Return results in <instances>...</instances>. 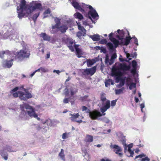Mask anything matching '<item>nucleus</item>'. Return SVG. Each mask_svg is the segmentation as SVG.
<instances>
[{
	"label": "nucleus",
	"mask_w": 161,
	"mask_h": 161,
	"mask_svg": "<svg viewBox=\"0 0 161 161\" xmlns=\"http://www.w3.org/2000/svg\"><path fill=\"white\" fill-rule=\"evenodd\" d=\"M24 87V85L19 87H16L11 90L10 92L14 97H19L21 100L26 101L27 99L32 98V95L29 91L30 88H25Z\"/></svg>",
	"instance_id": "obj_1"
},
{
	"label": "nucleus",
	"mask_w": 161,
	"mask_h": 161,
	"mask_svg": "<svg viewBox=\"0 0 161 161\" xmlns=\"http://www.w3.org/2000/svg\"><path fill=\"white\" fill-rule=\"evenodd\" d=\"M130 68V65H127L125 64H120L118 66V68L114 67L112 70V76L116 77L115 78L116 82L118 83L122 79L121 76L122 74L119 69L128 71Z\"/></svg>",
	"instance_id": "obj_2"
},
{
	"label": "nucleus",
	"mask_w": 161,
	"mask_h": 161,
	"mask_svg": "<svg viewBox=\"0 0 161 161\" xmlns=\"http://www.w3.org/2000/svg\"><path fill=\"white\" fill-rule=\"evenodd\" d=\"M23 49L17 53V56L19 59H24L25 58H29L31 54L27 44L24 42L22 43Z\"/></svg>",
	"instance_id": "obj_3"
},
{
	"label": "nucleus",
	"mask_w": 161,
	"mask_h": 161,
	"mask_svg": "<svg viewBox=\"0 0 161 161\" xmlns=\"http://www.w3.org/2000/svg\"><path fill=\"white\" fill-rule=\"evenodd\" d=\"M20 108L22 111H24L25 109L30 110L29 111H27V112L28 115L31 117H36L37 116L32 107L27 103H25L20 105Z\"/></svg>",
	"instance_id": "obj_4"
},
{
	"label": "nucleus",
	"mask_w": 161,
	"mask_h": 161,
	"mask_svg": "<svg viewBox=\"0 0 161 161\" xmlns=\"http://www.w3.org/2000/svg\"><path fill=\"white\" fill-rule=\"evenodd\" d=\"M81 109L82 111H87L86 113H89V116L92 119H97L98 117H100L102 116L101 113L97 110L93 111L92 112H90V110L88 109L85 106L82 107Z\"/></svg>",
	"instance_id": "obj_5"
},
{
	"label": "nucleus",
	"mask_w": 161,
	"mask_h": 161,
	"mask_svg": "<svg viewBox=\"0 0 161 161\" xmlns=\"http://www.w3.org/2000/svg\"><path fill=\"white\" fill-rule=\"evenodd\" d=\"M29 9H30L29 14H31L36 9H42V4L40 3H38L36 2L33 1L30 3V6L29 7Z\"/></svg>",
	"instance_id": "obj_6"
},
{
	"label": "nucleus",
	"mask_w": 161,
	"mask_h": 161,
	"mask_svg": "<svg viewBox=\"0 0 161 161\" xmlns=\"http://www.w3.org/2000/svg\"><path fill=\"white\" fill-rule=\"evenodd\" d=\"M96 67L93 66L91 68H87L83 69L82 74L84 75H93L96 72Z\"/></svg>",
	"instance_id": "obj_7"
},
{
	"label": "nucleus",
	"mask_w": 161,
	"mask_h": 161,
	"mask_svg": "<svg viewBox=\"0 0 161 161\" xmlns=\"http://www.w3.org/2000/svg\"><path fill=\"white\" fill-rule=\"evenodd\" d=\"M30 4H26V1L25 0H22L20 2V8L19 9L22 10H26L27 13L29 14L30 12V9L29 7L30 6Z\"/></svg>",
	"instance_id": "obj_8"
},
{
	"label": "nucleus",
	"mask_w": 161,
	"mask_h": 161,
	"mask_svg": "<svg viewBox=\"0 0 161 161\" xmlns=\"http://www.w3.org/2000/svg\"><path fill=\"white\" fill-rule=\"evenodd\" d=\"M117 58V55L115 53H114L111 56L110 60L108 56V55H106L105 59V63L106 64H108L111 65L113 64L115 61V59Z\"/></svg>",
	"instance_id": "obj_9"
},
{
	"label": "nucleus",
	"mask_w": 161,
	"mask_h": 161,
	"mask_svg": "<svg viewBox=\"0 0 161 161\" xmlns=\"http://www.w3.org/2000/svg\"><path fill=\"white\" fill-rule=\"evenodd\" d=\"M110 148L111 149H113L116 154H118L120 156H121L122 154L121 153L122 151L120 147L117 145H113L111 143L110 145Z\"/></svg>",
	"instance_id": "obj_10"
},
{
	"label": "nucleus",
	"mask_w": 161,
	"mask_h": 161,
	"mask_svg": "<svg viewBox=\"0 0 161 161\" xmlns=\"http://www.w3.org/2000/svg\"><path fill=\"white\" fill-rule=\"evenodd\" d=\"M64 42L69 48V49L71 52H74V46H73V44H74L73 40L69 38H67L65 39Z\"/></svg>",
	"instance_id": "obj_11"
},
{
	"label": "nucleus",
	"mask_w": 161,
	"mask_h": 161,
	"mask_svg": "<svg viewBox=\"0 0 161 161\" xmlns=\"http://www.w3.org/2000/svg\"><path fill=\"white\" fill-rule=\"evenodd\" d=\"M127 32L128 35H129V36H126L125 38H123V40H120V44H122L123 45L127 46L130 43V40L132 38H131L130 36L129 35V32Z\"/></svg>",
	"instance_id": "obj_12"
},
{
	"label": "nucleus",
	"mask_w": 161,
	"mask_h": 161,
	"mask_svg": "<svg viewBox=\"0 0 161 161\" xmlns=\"http://www.w3.org/2000/svg\"><path fill=\"white\" fill-rule=\"evenodd\" d=\"M56 28L58 29V30H57V31L54 32L53 33H55L58 31H60L62 33H64L66 32L68 28L66 25H64L61 26L58 25V26L56 27Z\"/></svg>",
	"instance_id": "obj_13"
},
{
	"label": "nucleus",
	"mask_w": 161,
	"mask_h": 161,
	"mask_svg": "<svg viewBox=\"0 0 161 161\" xmlns=\"http://www.w3.org/2000/svg\"><path fill=\"white\" fill-rule=\"evenodd\" d=\"M88 15H90L91 16H89V18L91 20V17L93 19H95L97 17H98V15L96 10H91L88 12Z\"/></svg>",
	"instance_id": "obj_14"
},
{
	"label": "nucleus",
	"mask_w": 161,
	"mask_h": 161,
	"mask_svg": "<svg viewBox=\"0 0 161 161\" xmlns=\"http://www.w3.org/2000/svg\"><path fill=\"white\" fill-rule=\"evenodd\" d=\"M110 101H109V100H108L106 101L105 105L104 106L101 108V111L103 113L104 112L106 111L108 109L110 108Z\"/></svg>",
	"instance_id": "obj_15"
},
{
	"label": "nucleus",
	"mask_w": 161,
	"mask_h": 161,
	"mask_svg": "<svg viewBox=\"0 0 161 161\" xmlns=\"http://www.w3.org/2000/svg\"><path fill=\"white\" fill-rule=\"evenodd\" d=\"M110 101H109V100H108L106 101L105 105L104 106L101 108V111L103 113L104 112L106 111L108 109L110 108Z\"/></svg>",
	"instance_id": "obj_16"
},
{
	"label": "nucleus",
	"mask_w": 161,
	"mask_h": 161,
	"mask_svg": "<svg viewBox=\"0 0 161 161\" xmlns=\"http://www.w3.org/2000/svg\"><path fill=\"white\" fill-rule=\"evenodd\" d=\"M117 32L119 34V35H116V38H119L120 40H123L125 36V33L124 31L119 29L117 30Z\"/></svg>",
	"instance_id": "obj_17"
},
{
	"label": "nucleus",
	"mask_w": 161,
	"mask_h": 161,
	"mask_svg": "<svg viewBox=\"0 0 161 161\" xmlns=\"http://www.w3.org/2000/svg\"><path fill=\"white\" fill-rule=\"evenodd\" d=\"M73 6L76 9H78L81 11V12L84 11V10L81 6L79 5V3L75 1H72L71 2Z\"/></svg>",
	"instance_id": "obj_18"
},
{
	"label": "nucleus",
	"mask_w": 161,
	"mask_h": 161,
	"mask_svg": "<svg viewBox=\"0 0 161 161\" xmlns=\"http://www.w3.org/2000/svg\"><path fill=\"white\" fill-rule=\"evenodd\" d=\"M79 46V45H76V44H74V47L76 52V55L78 58H80L81 57L82 53L81 50L78 48Z\"/></svg>",
	"instance_id": "obj_19"
},
{
	"label": "nucleus",
	"mask_w": 161,
	"mask_h": 161,
	"mask_svg": "<svg viewBox=\"0 0 161 161\" xmlns=\"http://www.w3.org/2000/svg\"><path fill=\"white\" fill-rule=\"evenodd\" d=\"M93 136L91 135H86L85 139L84 142L87 143H90L92 142L93 141Z\"/></svg>",
	"instance_id": "obj_20"
},
{
	"label": "nucleus",
	"mask_w": 161,
	"mask_h": 161,
	"mask_svg": "<svg viewBox=\"0 0 161 161\" xmlns=\"http://www.w3.org/2000/svg\"><path fill=\"white\" fill-rule=\"evenodd\" d=\"M69 115L71 116V117L69 118V119L72 121H75L76 119L80 116V114L78 113H75L73 114H70Z\"/></svg>",
	"instance_id": "obj_21"
},
{
	"label": "nucleus",
	"mask_w": 161,
	"mask_h": 161,
	"mask_svg": "<svg viewBox=\"0 0 161 161\" xmlns=\"http://www.w3.org/2000/svg\"><path fill=\"white\" fill-rule=\"evenodd\" d=\"M90 38H91L94 41H97L100 39V36L98 34L90 36Z\"/></svg>",
	"instance_id": "obj_22"
},
{
	"label": "nucleus",
	"mask_w": 161,
	"mask_h": 161,
	"mask_svg": "<svg viewBox=\"0 0 161 161\" xmlns=\"http://www.w3.org/2000/svg\"><path fill=\"white\" fill-rule=\"evenodd\" d=\"M13 59H11L10 60H6V62L3 64V66L4 67H6V66L8 68L10 67L13 64L12 61Z\"/></svg>",
	"instance_id": "obj_23"
},
{
	"label": "nucleus",
	"mask_w": 161,
	"mask_h": 161,
	"mask_svg": "<svg viewBox=\"0 0 161 161\" xmlns=\"http://www.w3.org/2000/svg\"><path fill=\"white\" fill-rule=\"evenodd\" d=\"M40 36L44 40L49 41L50 40V36L47 35L45 33H42L40 34Z\"/></svg>",
	"instance_id": "obj_24"
},
{
	"label": "nucleus",
	"mask_w": 161,
	"mask_h": 161,
	"mask_svg": "<svg viewBox=\"0 0 161 161\" xmlns=\"http://www.w3.org/2000/svg\"><path fill=\"white\" fill-rule=\"evenodd\" d=\"M54 20L56 22V24L52 26V28L53 29H56V27L57 26H58V25H60L61 24L60 19L58 18H56Z\"/></svg>",
	"instance_id": "obj_25"
},
{
	"label": "nucleus",
	"mask_w": 161,
	"mask_h": 161,
	"mask_svg": "<svg viewBox=\"0 0 161 161\" xmlns=\"http://www.w3.org/2000/svg\"><path fill=\"white\" fill-rule=\"evenodd\" d=\"M10 53V52L7 50L0 52V58H3L4 54L9 55Z\"/></svg>",
	"instance_id": "obj_26"
},
{
	"label": "nucleus",
	"mask_w": 161,
	"mask_h": 161,
	"mask_svg": "<svg viewBox=\"0 0 161 161\" xmlns=\"http://www.w3.org/2000/svg\"><path fill=\"white\" fill-rule=\"evenodd\" d=\"M0 154L4 158L5 160H7L8 158V153L5 152L4 150H1L0 151Z\"/></svg>",
	"instance_id": "obj_27"
},
{
	"label": "nucleus",
	"mask_w": 161,
	"mask_h": 161,
	"mask_svg": "<svg viewBox=\"0 0 161 161\" xmlns=\"http://www.w3.org/2000/svg\"><path fill=\"white\" fill-rule=\"evenodd\" d=\"M111 41L114 44V46L115 48H116L119 44H120V43L119 42V41L115 38L111 39Z\"/></svg>",
	"instance_id": "obj_28"
},
{
	"label": "nucleus",
	"mask_w": 161,
	"mask_h": 161,
	"mask_svg": "<svg viewBox=\"0 0 161 161\" xmlns=\"http://www.w3.org/2000/svg\"><path fill=\"white\" fill-rule=\"evenodd\" d=\"M75 17L80 20H81L83 19V15L79 12H77L74 14Z\"/></svg>",
	"instance_id": "obj_29"
},
{
	"label": "nucleus",
	"mask_w": 161,
	"mask_h": 161,
	"mask_svg": "<svg viewBox=\"0 0 161 161\" xmlns=\"http://www.w3.org/2000/svg\"><path fill=\"white\" fill-rule=\"evenodd\" d=\"M125 77L124 78H122V79L120 80L119 84L118 85V88H120L124 85L125 83Z\"/></svg>",
	"instance_id": "obj_30"
},
{
	"label": "nucleus",
	"mask_w": 161,
	"mask_h": 161,
	"mask_svg": "<svg viewBox=\"0 0 161 161\" xmlns=\"http://www.w3.org/2000/svg\"><path fill=\"white\" fill-rule=\"evenodd\" d=\"M87 65L88 67H90L95 63V61L94 60L88 59L87 60Z\"/></svg>",
	"instance_id": "obj_31"
},
{
	"label": "nucleus",
	"mask_w": 161,
	"mask_h": 161,
	"mask_svg": "<svg viewBox=\"0 0 161 161\" xmlns=\"http://www.w3.org/2000/svg\"><path fill=\"white\" fill-rule=\"evenodd\" d=\"M59 156L62 160H64L65 156L64 153V151L63 149H62L61 150H60V152L59 153Z\"/></svg>",
	"instance_id": "obj_32"
},
{
	"label": "nucleus",
	"mask_w": 161,
	"mask_h": 161,
	"mask_svg": "<svg viewBox=\"0 0 161 161\" xmlns=\"http://www.w3.org/2000/svg\"><path fill=\"white\" fill-rule=\"evenodd\" d=\"M88 97V95H85L83 97H80L79 98V100L81 102H85V101H87Z\"/></svg>",
	"instance_id": "obj_33"
},
{
	"label": "nucleus",
	"mask_w": 161,
	"mask_h": 161,
	"mask_svg": "<svg viewBox=\"0 0 161 161\" xmlns=\"http://www.w3.org/2000/svg\"><path fill=\"white\" fill-rule=\"evenodd\" d=\"M39 14L40 12H37L35 14H34L33 15V17H32V19L34 21V22L36 21Z\"/></svg>",
	"instance_id": "obj_34"
},
{
	"label": "nucleus",
	"mask_w": 161,
	"mask_h": 161,
	"mask_svg": "<svg viewBox=\"0 0 161 161\" xmlns=\"http://www.w3.org/2000/svg\"><path fill=\"white\" fill-rule=\"evenodd\" d=\"M100 100L102 102H104L106 100V98L104 93H103L101 95Z\"/></svg>",
	"instance_id": "obj_35"
},
{
	"label": "nucleus",
	"mask_w": 161,
	"mask_h": 161,
	"mask_svg": "<svg viewBox=\"0 0 161 161\" xmlns=\"http://www.w3.org/2000/svg\"><path fill=\"white\" fill-rule=\"evenodd\" d=\"M51 12V9L49 8H47L46 10L44 12V18H46L47 17V16H46V14H49Z\"/></svg>",
	"instance_id": "obj_36"
},
{
	"label": "nucleus",
	"mask_w": 161,
	"mask_h": 161,
	"mask_svg": "<svg viewBox=\"0 0 161 161\" xmlns=\"http://www.w3.org/2000/svg\"><path fill=\"white\" fill-rule=\"evenodd\" d=\"M107 45L110 50H113L114 49V47L113 44L111 43V42L107 43Z\"/></svg>",
	"instance_id": "obj_37"
},
{
	"label": "nucleus",
	"mask_w": 161,
	"mask_h": 161,
	"mask_svg": "<svg viewBox=\"0 0 161 161\" xmlns=\"http://www.w3.org/2000/svg\"><path fill=\"white\" fill-rule=\"evenodd\" d=\"M136 83H130L129 88L130 90H131L133 88H136Z\"/></svg>",
	"instance_id": "obj_38"
},
{
	"label": "nucleus",
	"mask_w": 161,
	"mask_h": 161,
	"mask_svg": "<svg viewBox=\"0 0 161 161\" xmlns=\"http://www.w3.org/2000/svg\"><path fill=\"white\" fill-rule=\"evenodd\" d=\"M124 88L119 89H116L115 90V93L116 94H119L123 92Z\"/></svg>",
	"instance_id": "obj_39"
},
{
	"label": "nucleus",
	"mask_w": 161,
	"mask_h": 161,
	"mask_svg": "<svg viewBox=\"0 0 161 161\" xmlns=\"http://www.w3.org/2000/svg\"><path fill=\"white\" fill-rule=\"evenodd\" d=\"M25 14L23 13L22 11L19 12H18V17L19 19H22L24 17Z\"/></svg>",
	"instance_id": "obj_40"
},
{
	"label": "nucleus",
	"mask_w": 161,
	"mask_h": 161,
	"mask_svg": "<svg viewBox=\"0 0 161 161\" xmlns=\"http://www.w3.org/2000/svg\"><path fill=\"white\" fill-rule=\"evenodd\" d=\"M120 141L124 145H125V146H126V139L125 136H122V137L121 140Z\"/></svg>",
	"instance_id": "obj_41"
},
{
	"label": "nucleus",
	"mask_w": 161,
	"mask_h": 161,
	"mask_svg": "<svg viewBox=\"0 0 161 161\" xmlns=\"http://www.w3.org/2000/svg\"><path fill=\"white\" fill-rule=\"evenodd\" d=\"M107 41L106 39H103L101 40L99 42L101 44H107Z\"/></svg>",
	"instance_id": "obj_42"
},
{
	"label": "nucleus",
	"mask_w": 161,
	"mask_h": 161,
	"mask_svg": "<svg viewBox=\"0 0 161 161\" xmlns=\"http://www.w3.org/2000/svg\"><path fill=\"white\" fill-rule=\"evenodd\" d=\"M40 69L42 72H43L44 73H46V72H48V71H49L48 69L42 67H40Z\"/></svg>",
	"instance_id": "obj_43"
},
{
	"label": "nucleus",
	"mask_w": 161,
	"mask_h": 161,
	"mask_svg": "<svg viewBox=\"0 0 161 161\" xmlns=\"http://www.w3.org/2000/svg\"><path fill=\"white\" fill-rule=\"evenodd\" d=\"M132 68H137V62L136 61L133 60L132 62Z\"/></svg>",
	"instance_id": "obj_44"
},
{
	"label": "nucleus",
	"mask_w": 161,
	"mask_h": 161,
	"mask_svg": "<svg viewBox=\"0 0 161 161\" xmlns=\"http://www.w3.org/2000/svg\"><path fill=\"white\" fill-rule=\"evenodd\" d=\"M131 79L130 77H128L126 79V82L127 83L126 85H129L128 83L131 82Z\"/></svg>",
	"instance_id": "obj_45"
},
{
	"label": "nucleus",
	"mask_w": 161,
	"mask_h": 161,
	"mask_svg": "<svg viewBox=\"0 0 161 161\" xmlns=\"http://www.w3.org/2000/svg\"><path fill=\"white\" fill-rule=\"evenodd\" d=\"M131 38H134V43L136 44V46H138V39L137 38H136L135 36H134L132 37Z\"/></svg>",
	"instance_id": "obj_46"
},
{
	"label": "nucleus",
	"mask_w": 161,
	"mask_h": 161,
	"mask_svg": "<svg viewBox=\"0 0 161 161\" xmlns=\"http://www.w3.org/2000/svg\"><path fill=\"white\" fill-rule=\"evenodd\" d=\"M137 68H132V69L131 70V73L133 75L136 74V73Z\"/></svg>",
	"instance_id": "obj_47"
},
{
	"label": "nucleus",
	"mask_w": 161,
	"mask_h": 161,
	"mask_svg": "<svg viewBox=\"0 0 161 161\" xmlns=\"http://www.w3.org/2000/svg\"><path fill=\"white\" fill-rule=\"evenodd\" d=\"M69 99H70V98H64L63 101L64 103L65 104L68 103H69Z\"/></svg>",
	"instance_id": "obj_48"
},
{
	"label": "nucleus",
	"mask_w": 161,
	"mask_h": 161,
	"mask_svg": "<svg viewBox=\"0 0 161 161\" xmlns=\"http://www.w3.org/2000/svg\"><path fill=\"white\" fill-rule=\"evenodd\" d=\"M128 152L130 153V155L128 156L129 157H133V154L134 153V151H132L131 149L130 150H128Z\"/></svg>",
	"instance_id": "obj_49"
},
{
	"label": "nucleus",
	"mask_w": 161,
	"mask_h": 161,
	"mask_svg": "<svg viewBox=\"0 0 161 161\" xmlns=\"http://www.w3.org/2000/svg\"><path fill=\"white\" fill-rule=\"evenodd\" d=\"M78 28L79 30H82L83 32V30L85 31H86V30L83 27L81 26L80 25H78Z\"/></svg>",
	"instance_id": "obj_50"
},
{
	"label": "nucleus",
	"mask_w": 161,
	"mask_h": 161,
	"mask_svg": "<svg viewBox=\"0 0 161 161\" xmlns=\"http://www.w3.org/2000/svg\"><path fill=\"white\" fill-rule=\"evenodd\" d=\"M143 157H145V155L144 154H142L138 155L136 156L135 157V159H137L138 158H142Z\"/></svg>",
	"instance_id": "obj_51"
},
{
	"label": "nucleus",
	"mask_w": 161,
	"mask_h": 161,
	"mask_svg": "<svg viewBox=\"0 0 161 161\" xmlns=\"http://www.w3.org/2000/svg\"><path fill=\"white\" fill-rule=\"evenodd\" d=\"M117 100H113L112 101L111 103V105L112 107L114 106L116 104Z\"/></svg>",
	"instance_id": "obj_52"
},
{
	"label": "nucleus",
	"mask_w": 161,
	"mask_h": 161,
	"mask_svg": "<svg viewBox=\"0 0 161 161\" xmlns=\"http://www.w3.org/2000/svg\"><path fill=\"white\" fill-rule=\"evenodd\" d=\"M141 161H149V159L147 157H146L145 158H143L142 159Z\"/></svg>",
	"instance_id": "obj_53"
},
{
	"label": "nucleus",
	"mask_w": 161,
	"mask_h": 161,
	"mask_svg": "<svg viewBox=\"0 0 161 161\" xmlns=\"http://www.w3.org/2000/svg\"><path fill=\"white\" fill-rule=\"evenodd\" d=\"M137 54L136 52H135L133 53L130 54V57L132 58L136 57Z\"/></svg>",
	"instance_id": "obj_54"
},
{
	"label": "nucleus",
	"mask_w": 161,
	"mask_h": 161,
	"mask_svg": "<svg viewBox=\"0 0 161 161\" xmlns=\"http://www.w3.org/2000/svg\"><path fill=\"white\" fill-rule=\"evenodd\" d=\"M133 146V145L132 143L128 145L127 146L128 150H130L131 149L130 148L132 147Z\"/></svg>",
	"instance_id": "obj_55"
},
{
	"label": "nucleus",
	"mask_w": 161,
	"mask_h": 161,
	"mask_svg": "<svg viewBox=\"0 0 161 161\" xmlns=\"http://www.w3.org/2000/svg\"><path fill=\"white\" fill-rule=\"evenodd\" d=\"M114 35V33H112V32L110 33L109 34V39H110V40H111V39H112V38H114V37H113V36Z\"/></svg>",
	"instance_id": "obj_56"
},
{
	"label": "nucleus",
	"mask_w": 161,
	"mask_h": 161,
	"mask_svg": "<svg viewBox=\"0 0 161 161\" xmlns=\"http://www.w3.org/2000/svg\"><path fill=\"white\" fill-rule=\"evenodd\" d=\"M67 134L66 133H64L62 134V139H65L67 138Z\"/></svg>",
	"instance_id": "obj_57"
},
{
	"label": "nucleus",
	"mask_w": 161,
	"mask_h": 161,
	"mask_svg": "<svg viewBox=\"0 0 161 161\" xmlns=\"http://www.w3.org/2000/svg\"><path fill=\"white\" fill-rule=\"evenodd\" d=\"M5 150H7L9 152L12 151L11 148H10V147L9 146H7L6 148H5Z\"/></svg>",
	"instance_id": "obj_58"
},
{
	"label": "nucleus",
	"mask_w": 161,
	"mask_h": 161,
	"mask_svg": "<svg viewBox=\"0 0 161 161\" xmlns=\"http://www.w3.org/2000/svg\"><path fill=\"white\" fill-rule=\"evenodd\" d=\"M53 73H56L58 75H59L60 72H61L59 70L54 69L53 71Z\"/></svg>",
	"instance_id": "obj_59"
},
{
	"label": "nucleus",
	"mask_w": 161,
	"mask_h": 161,
	"mask_svg": "<svg viewBox=\"0 0 161 161\" xmlns=\"http://www.w3.org/2000/svg\"><path fill=\"white\" fill-rule=\"evenodd\" d=\"M77 35L79 37L82 36V33L81 32H78L77 34ZM83 36H84V35H83Z\"/></svg>",
	"instance_id": "obj_60"
},
{
	"label": "nucleus",
	"mask_w": 161,
	"mask_h": 161,
	"mask_svg": "<svg viewBox=\"0 0 161 161\" xmlns=\"http://www.w3.org/2000/svg\"><path fill=\"white\" fill-rule=\"evenodd\" d=\"M107 81L109 84L110 83H111L112 85H113L114 84V83L113 81V80L111 79H109Z\"/></svg>",
	"instance_id": "obj_61"
},
{
	"label": "nucleus",
	"mask_w": 161,
	"mask_h": 161,
	"mask_svg": "<svg viewBox=\"0 0 161 161\" xmlns=\"http://www.w3.org/2000/svg\"><path fill=\"white\" fill-rule=\"evenodd\" d=\"M72 99H73V98H71ZM71 98H70V100L69 101L71 103V105H73L75 103V101H72L71 100Z\"/></svg>",
	"instance_id": "obj_62"
},
{
	"label": "nucleus",
	"mask_w": 161,
	"mask_h": 161,
	"mask_svg": "<svg viewBox=\"0 0 161 161\" xmlns=\"http://www.w3.org/2000/svg\"><path fill=\"white\" fill-rule=\"evenodd\" d=\"M135 100L136 103H138L139 101V99H138V98L136 97H135Z\"/></svg>",
	"instance_id": "obj_63"
},
{
	"label": "nucleus",
	"mask_w": 161,
	"mask_h": 161,
	"mask_svg": "<svg viewBox=\"0 0 161 161\" xmlns=\"http://www.w3.org/2000/svg\"><path fill=\"white\" fill-rule=\"evenodd\" d=\"M140 106H141V109L142 110L143 108H144L145 107L144 105V104H141Z\"/></svg>",
	"instance_id": "obj_64"
}]
</instances>
